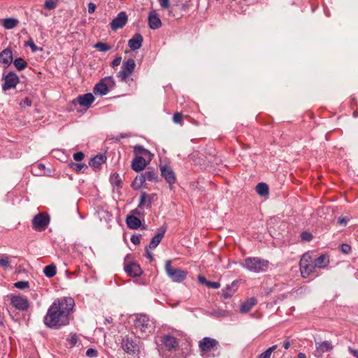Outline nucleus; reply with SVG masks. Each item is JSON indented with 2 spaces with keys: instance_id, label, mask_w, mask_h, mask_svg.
<instances>
[{
  "instance_id": "c756f323",
  "label": "nucleus",
  "mask_w": 358,
  "mask_h": 358,
  "mask_svg": "<svg viewBox=\"0 0 358 358\" xmlns=\"http://www.w3.org/2000/svg\"><path fill=\"white\" fill-rule=\"evenodd\" d=\"M145 176V180L151 181V182H157L158 179V173L157 171L148 168L146 171L143 173Z\"/></svg>"
},
{
  "instance_id": "69168bd1",
  "label": "nucleus",
  "mask_w": 358,
  "mask_h": 358,
  "mask_svg": "<svg viewBox=\"0 0 358 358\" xmlns=\"http://www.w3.org/2000/svg\"><path fill=\"white\" fill-rule=\"evenodd\" d=\"M146 256L150 259V261H152L154 259L152 252H150L148 249H146Z\"/></svg>"
},
{
  "instance_id": "f704fd0d",
  "label": "nucleus",
  "mask_w": 358,
  "mask_h": 358,
  "mask_svg": "<svg viewBox=\"0 0 358 358\" xmlns=\"http://www.w3.org/2000/svg\"><path fill=\"white\" fill-rule=\"evenodd\" d=\"M56 266L54 264L46 266L44 268L43 272L46 277L52 278L56 275Z\"/></svg>"
},
{
  "instance_id": "0eeeda50",
  "label": "nucleus",
  "mask_w": 358,
  "mask_h": 358,
  "mask_svg": "<svg viewBox=\"0 0 358 358\" xmlns=\"http://www.w3.org/2000/svg\"><path fill=\"white\" fill-rule=\"evenodd\" d=\"M135 67L136 63L134 59H128L123 62L122 70L117 73V77L122 82H126L127 78L134 73Z\"/></svg>"
},
{
  "instance_id": "a878e982",
  "label": "nucleus",
  "mask_w": 358,
  "mask_h": 358,
  "mask_svg": "<svg viewBox=\"0 0 358 358\" xmlns=\"http://www.w3.org/2000/svg\"><path fill=\"white\" fill-rule=\"evenodd\" d=\"M166 232V229H161L160 231L158 232L151 240L149 244L150 249H155L162 241Z\"/></svg>"
},
{
  "instance_id": "aec40b11",
  "label": "nucleus",
  "mask_w": 358,
  "mask_h": 358,
  "mask_svg": "<svg viewBox=\"0 0 358 358\" xmlns=\"http://www.w3.org/2000/svg\"><path fill=\"white\" fill-rule=\"evenodd\" d=\"M143 41V36L141 34L137 33L135 34L131 39L128 41V45L131 50H136L141 48Z\"/></svg>"
},
{
  "instance_id": "a18cd8bd",
  "label": "nucleus",
  "mask_w": 358,
  "mask_h": 358,
  "mask_svg": "<svg viewBox=\"0 0 358 358\" xmlns=\"http://www.w3.org/2000/svg\"><path fill=\"white\" fill-rule=\"evenodd\" d=\"M25 45L26 46H29L31 48V51L33 52H36L38 50V47L34 44V41L32 40V38H29V40L27 41L25 43Z\"/></svg>"
},
{
  "instance_id": "37998d69",
  "label": "nucleus",
  "mask_w": 358,
  "mask_h": 358,
  "mask_svg": "<svg viewBox=\"0 0 358 358\" xmlns=\"http://www.w3.org/2000/svg\"><path fill=\"white\" fill-rule=\"evenodd\" d=\"M173 121L176 124H182V115L180 113H176L173 116Z\"/></svg>"
},
{
  "instance_id": "9d476101",
  "label": "nucleus",
  "mask_w": 358,
  "mask_h": 358,
  "mask_svg": "<svg viewBox=\"0 0 358 358\" xmlns=\"http://www.w3.org/2000/svg\"><path fill=\"white\" fill-rule=\"evenodd\" d=\"M334 349L332 343L329 341H315V350L314 355L316 357H321L325 352H331Z\"/></svg>"
},
{
  "instance_id": "423d86ee",
  "label": "nucleus",
  "mask_w": 358,
  "mask_h": 358,
  "mask_svg": "<svg viewBox=\"0 0 358 358\" xmlns=\"http://www.w3.org/2000/svg\"><path fill=\"white\" fill-rule=\"evenodd\" d=\"M50 223V216L48 214L40 213L36 215L32 220V228L36 231H43Z\"/></svg>"
},
{
  "instance_id": "4be33fe9",
  "label": "nucleus",
  "mask_w": 358,
  "mask_h": 358,
  "mask_svg": "<svg viewBox=\"0 0 358 358\" xmlns=\"http://www.w3.org/2000/svg\"><path fill=\"white\" fill-rule=\"evenodd\" d=\"M134 153L136 156H142L147 158L148 162H150L153 157V155L148 150L141 145L134 146Z\"/></svg>"
},
{
  "instance_id": "2f4dec72",
  "label": "nucleus",
  "mask_w": 358,
  "mask_h": 358,
  "mask_svg": "<svg viewBox=\"0 0 358 358\" xmlns=\"http://www.w3.org/2000/svg\"><path fill=\"white\" fill-rule=\"evenodd\" d=\"M145 181V176L142 173L135 178L132 182L131 187L135 189H138L143 186Z\"/></svg>"
},
{
  "instance_id": "864d4df0",
  "label": "nucleus",
  "mask_w": 358,
  "mask_h": 358,
  "mask_svg": "<svg viewBox=\"0 0 358 358\" xmlns=\"http://www.w3.org/2000/svg\"><path fill=\"white\" fill-rule=\"evenodd\" d=\"M121 61H122L121 57H115L111 63V66L114 68V67L119 66L121 63Z\"/></svg>"
},
{
  "instance_id": "4468645a",
  "label": "nucleus",
  "mask_w": 358,
  "mask_h": 358,
  "mask_svg": "<svg viewBox=\"0 0 358 358\" xmlns=\"http://www.w3.org/2000/svg\"><path fill=\"white\" fill-rule=\"evenodd\" d=\"M122 347L129 355H135L139 352V348L136 343L127 336L122 339Z\"/></svg>"
},
{
  "instance_id": "b1692460",
  "label": "nucleus",
  "mask_w": 358,
  "mask_h": 358,
  "mask_svg": "<svg viewBox=\"0 0 358 358\" xmlns=\"http://www.w3.org/2000/svg\"><path fill=\"white\" fill-rule=\"evenodd\" d=\"M126 223L127 227L131 229H137L141 225V221L136 216L130 215L127 217Z\"/></svg>"
},
{
  "instance_id": "f3484780",
  "label": "nucleus",
  "mask_w": 358,
  "mask_h": 358,
  "mask_svg": "<svg viewBox=\"0 0 358 358\" xmlns=\"http://www.w3.org/2000/svg\"><path fill=\"white\" fill-rule=\"evenodd\" d=\"M148 162H149L145 157L142 156H135L131 162V168L134 171L139 172L145 168Z\"/></svg>"
},
{
  "instance_id": "393cba45",
  "label": "nucleus",
  "mask_w": 358,
  "mask_h": 358,
  "mask_svg": "<svg viewBox=\"0 0 358 358\" xmlns=\"http://www.w3.org/2000/svg\"><path fill=\"white\" fill-rule=\"evenodd\" d=\"M313 260L314 261L315 266H316L317 268H324L327 266L329 263V257L326 254H322L317 258Z\"/></svg>"
},
{
  "instance_id": "680f3d73",
  "label": "nucleus",
  "mask_w": 358,
  "mask_h": 358,
  "mask_svg": "<svg viewBox=\"0 0 358 358\" xmlns=\"http://www.w3.org/2000/svg\"><path fill=\"white\" fill-rule=\"evenodd\" d=\"M349 220L347 217H339L338 222L343 225H345Z\"/></svg>"
},
{
  "instance_id": "9b49d317",
  "label": "nucleus",
  "mask_w": 358,
  "mask_h": 358,
  "mask_svg": "<svg viewBox=\"0 0 358 358\" xmlns=\"http://www.w3.org/2000/svg\"><path fill=\"white\" fill-rule=\"evenodd\" d=\"M114 84L113 78L110 76L106 77L97 83L94 88L96 94L106 95L108 92V85Z\"/></svg>"
},
{
  "instance_id": "6e6d98bb",
  "label": "nucleus",
  "mask_w": 358,
  "mask_h": 358,
  "mask_svg": "<svg viewBox=\"0 0 358 358\" xmlns=\"http://www.w3.org/2000/svg\"><path fill=\"white\" fill-rule=\"evenodd\" d=\"M32 169H38L40 171V174H43L45 171V165L43 164H38L34 166Z\"/></svg>"
},
{
  "instance_id": "58836bf2",
  "label": "nucleus",
  "mask_w": 358,
  "mask_h": 358,
  "mask_svg": "<svg viewBox=\"0 0 358 358\" xmlns=\"http://www.w3.org/2000/svg\"><path fill=\"white\" fill-rule=\"evenodd\" d=\"M94 47L101 52H106L110 50V46L102 42L96 43Z\"/></svg>"
},
{
  "instance_id": "7c9ffc66",
  "label": "nucleus",
  "mask_w": 358,
  "mask_h": 358,
  "mask_svg": "<svg viewBox=\"0 0 358 358\" xmlns=\"http://www.w3.org/2000/svg\"><path fill=\"white\" fill-rule=\"evenodd\" d=\"M257 300L255 298H251L241 304L240 310L241 313H248L256 304Z\"/></svg>"
},
{
  "instance_id": "603ef678",
  "label": "nucleus",
  "mask_w": 358,
  "mask_h": 358,
  "mask_svg": "<svg viewBox=\"0 0 358 358\" xmlns=\"http://www.w3.org/2000/svg\"><path fill=\"white\" fill-rule=\"evenodd\" d=\"M131 241L134 245H138L141 243V235H133L131 237Z\"/></svg>"
},
{
  "instance_id": "5fc2aeb1",
  "label": "nucleus",
  "mask_w": 358,
  "mask_h": 358,
  "mask_svg": "<svg viewBox=\"0 0 358 358\" xmlns=\"http://www.w3.org/2000/svg\"><path fill=\"white\" fill-rule=\"evenodd\" d=\"M351 250V247L348 244L341 245V250L345 254H348Z\"/></svg>"
},
{
  "instance_id": "e433bc0d",
  "label": "nucleus",
  "mask_w": 358,
  "mask_h": 358,
  "mask_svg": "<svg viewBox=\"0 0 358 358\" xmlns=\"http://www.w3.org/2000/svg\"><path fill=\"white\" fill-rule=\"evenodd\" d=\"M13 64L18 71L24 69L27 66V63L20 57L15 59L13 62Z\"/></svg>"
},
{
  "instance_id": "5701e85b",
  "label": "nucleus",
  "mask_w": 358,
  "mask_h": 358,
  "mask_svg": "<svg viewBox=\"0 0 358 358\" xmlns=\"http://www.w3.org/2000/svg\"><path fill=\"white\" fill-rule=\"evenodd\" d=\"M94 101V96L92 93H87L83 95H80L77 98V101L80 106L87 108Z\"/></svg>"
},
{
  "instance_id": "13d9d810",
  "label": "nucleus",
  "mask_w": 358,
  "mask_h": 358,
  "mask_svg": "<svg viewBox=\"0 0 358 358\" xmlns=\"http://www.w3.org/2000/svg\"><path fill=\"white\" fill-rule=\"evenodd\" d=\"M87 7H88V13H89L92 14V13H94L95 8H96V5L94 3H92V2L89 3Z\"/></svg>"
},
{
  "instance_id": "1a4fd4ad",
  "label": "nucleus",
  "mask_w": 358,
  "mask_h": 358,
  "mask_svg": "<svg viewBox=\"0 0 358 358\" xmlns=\"http://www.w3.org/2000/svg\"><path fill=\"white\" fill-rule=\"evenodd\" d=\"M218 346V341L210 337H205L199 342V348L202 352V356H203L205 352H208L213 350H217Z\"/></svg>"
},
{
  "instance_id": "79ce46f5",
  "label": "nucleus",
  "mask_w": 358,
  "mask_h": 358,
  "mask_svg": "<svg viewBox=\"0 0 358 358\" xmlns=\"http://www.w3.org/2000/svg\"><path fill=\"white\" fill-rule=\"evenodd\" d=\"M110 180L112 184L115 185V186H120L122 181L119 177V175L117 173H113L110 178Z\"/></svg>"
},
{
  "instance_id": "f8f14e48",
  "label": "nucleus",
  "mask_w": 358,
  "mask_h": 358,
  "mask_svg": "<svg viewBox=\"0 0 358 358\" xmlns=\"http://www.w3.org/2000/svg\"><path fill=\"white\" fill-rule=\"evenodd\" d=\"M19 82V77L17 74L10 71L4 77V83L2 85V90L6 91L11 88H15Z\"/></svg>"
},
{
  "instance_id": "39448f33",
  "label": "nucleus",
  "mask_w": 358,
  "mask_h": 358,
  "mask_svg": "<svg viewBox=\"0 0 358 358\" xmlns=\"http://www.w3.org/2000/svg\"><path fill=\"white\" fill-rule=\"evenodd\" d=\"M165 270L169 277L176 282H180L183 281L187 277V272L180 269L173 268L171 266V261L168 260L165 264Z\"/></svg>"
},
{
  "instance_id": "4c0bfd02",
  "label": "nucleus",
  "mask_w": 358,
  "mask_h": 358,
  "mask_svg": "<svg viewBox=\"0 0 358 358\" xmlns=\"http://www.w3.org/2000/svg\"><path fill=\"white\" fill-rule=\"evenodd\" d=\"M278 348L277 345H273L268 348L266 351L260 354L257 358H270L272 352Z\"/></svg>"
},
{
  "instance_id": "412c9836",
  "label": "nucleus",
  "mask_w": 358,
  "mask_h": 358,
  "mask_svg": "<svg viewBox=\"0 0 358 358\" xmlns=\"http://www.w3.org/2000/svg\"><path fill=\"white\" fill-rule=\"evenodd\" d=\"M13 62V52L10 49H5L0 53V63L8 67Z\"/></svg>"
},
{
  "instance_id": "20e7f679",
  "label": "nucleus",
  "mask_w": 358,
  "mask_h": 358,
  "mask_svg": "<svg viewBox=\"0 0 358 358\" xmlns=\"http://www.w3.org/2000/svg\"><path fill=\"white\" fill-rule=\"evenodd\" d=\"M301 275L303 278L309 277L317 272V267L310 255L308 252L303 255L299 262Z\"/></svg>"
},
{
  "instance_id": "4d7b16f0",
  "label": "nucleus",
  "mask_w": 358,
  "mask_h": 358,
  "mask_svg": "<svg viewBox=\"0 0 358 358\" xmlns=\"http://www.w3.org/2000/svg\"><path fill=\"white\" fill-rule=\"evenodd\" d=\"M159 4L163 8H168L170 6L169 0H159Z\"/></svg>"
},
{
  "instance_id": "49530a36",
  "label": "nucleus",
  "mask_w": 358,
  "mask_h": 358,
  "mask_svg": "<svg viewBox=\"0 0 358 358\" xmlns=\"http://www.w3.org/2000/svg\"><path fill=\"white\" fill-rule=\"evenodd\" d=\"M97 355V350L94 348H89L86 351V356L90 358L96 357Z\"/></svg>"
},
{
  "instance_id": "c9c22d12",
  "label": "nucleus",
  "mask_w": 358,
  "mask_h": 358,
  "mask_svg": "<svg viewBox=\"0 0 358 358\" xmlns=\"http://www.w3.org/2000/svg\"><path fill=\"white\" fill-rule=\"evenodd\" d=\"M69 166L71 169L77 173L81 172L84 169H87V166L84 163H74L71 162L69 164Z\"/></svg>"
},
{
  "instance_id": "bb28decb",
  "label": "nucleus",
  "mask_w": 358,
  "mask_h": 358,
  "mask_svg": "<svg viewBox=\"0 0 358 358\" xmlns=\"http://www.w3.org/2000/svg\"><path fill=\"white\" fill-rule=\"evenodd\" d=\"M106 160V157L104 155H97L94 157L92 158L89 162L90 166L96 169L100 166L101 164L104 163Z\"/></svg>"
},
{
  "instance_id": "bf43d9fd",
  "label": "nucleus",
  "mask_w": 358,
  "mask_h": 358,
  "mask_svg": "<svg viewBox=\"0 0 358 358\" xmlns=\"http://www.w3.org/2000/svg\"><path fill=\"white\" fill-rule=\"evenodd\" d=\"M198 280H199V282L200 283H201V284H203V285H207V282H208V280H206V278L204 276H203V275H199L198 276Z\"/></svg>"
},
{
  "instance_id": "473e14b6",
  "label": "nucleus",
  "mask_w": 358,
  "mask_h": 358,
  "mask_svg": "<svg viewBox=\"0 0 358 358\" xmlns=\"http://www.w3.org/2000/svg\"><path fill=\"white\" fill-rule=\"evenodd\" d=\"M18 23L17 19L10 17L3 20V26L7 29H11L15 27Z\"/></svg>"
},
{
  "instance_id": "6e6552de",
  "label": "nucleus",
  "mask_w": 358,
  "mask_h": 358,
  "mask_svg": "<svg viewBox=\"0 0 358 358\" xmlns=\"http://www.w3.org/2000/svg\"><path fill=\"white\" fill-rule=\"evenodd\" d=\"M10 303L14 308L20 311H26L29 308V302L27 297L20 294H12L10 296Z\"/></svg>"
},
{
  "instance_id": "774afa93",
  "label": "nucleus",
  "mask_w": 358,
  "mask_h": 358,
  "mask_svg": "<svg viewBox=\"0 0 358 358\" xmlns=\"http://www.w3.org/2000/svg\"><path fill=\"white\" fill-rule=\"evenodd\" d=\"M297 358H306V355L304 353L300 352L298 354Z\"/></svg>"
},
{
  "instance_id": "f257e3e1",
  "label": "nucleus",
  "mask_w": 358,
  "mask_h": 358,
  "mask_svg": "<svg viewBox=\"0 0 358 358\" xmlns=\"http://www.w3.org/2000/svg\"><path fill=\"white\" fill-rule=\"evenodd\" d=\"M74 307L75 301L72 297L63 296L55 299L44 316V324L53 329H60L69 325Z\"/></svg>"
},
{
  "instance_id": "a19ab883",
  "label": "nucleus",
  "mask_w": 358,
  "mask_h": 358,
  "mask_svg": "<svg viewBox=\"0 0 358 358\" xmlns=\"http://www.w3.org/2000/svg\"><path fill=\"white\" fill-rule=\"evenodd\" d=\"M0 266L6 268L10 266V260L8 257L0 255Z\"/></svg>"
},
{
  "instance_id": "e2e57ef3",
  "label": "nucleus",
  "mask_w": 358,
  "mask_h": 358,
  "mask_svg": "<svg viewBox=\"0 0 358 358\" xmlns=\"http://www.w3.org/2000/svg\"><path fill=\"white\" fill-rule=\"evenodd\" d=\"M23 103L27 106H31V101L30 100L29 98L28 97H26L23 99L22 101Z\"/></svg>"
},
{
  "instance_id": "c03bdc74",
  "label": "nucleus",
  "mask_w": 358,
  "mask_h": 358,
  "mask_svg": "<svg viewBox=\"0 0 358 358\" xmlns=\"http://www.w3.org/2000/svg\"><path fill=\"white\" fill-rule=\"evenodd\" d=\"M15 287L24 289L29 287V282L27 281H18L14 284Z\"/></svg>"
},
{
  "instance_id": "0e129e2a",
  "label": "nucleus",
  "mask_w": 358,
  "mask_h": 358,
  "mask_svg": "<svg viewBox=\"0 0 358 358\" xmlns=\"http://www.w3.org/2000/svg\"><path fill=\"white\" fill-rule=\"evenodd\" d=\"M143 213L140 211L138 208H136L131 211V215H141Z\"/></svg>"
},
{
  "instance_id": "ddd939ff",
  "label": "nucleus",
  "mask_w": 358,
  "mask_h": 358,
  "mask_svg": "<svg viewBox=\"0 0 358 358\" xmlns=\"http://www.w3.org/2000/svg\"><path fill=\"white\" fill-rule=\"evenodd\" d=\"M161 342L164 345L166 350L169 352L177 350L179 348V343L177 338L171 335H164L162 337Z\"/></svg>"
},
{
  "instance_id": "2eb2a0df",
  "label": "nucleus",
  "mask_w": 358,
  "mask_h": 358,
  "mask_svg": "<svg viewBox=\"0 0 358 358\" xmlns=\"http://www.w3.org/2000/svg\"><path fill=\"white\" fill-rule=\"evenodd\" d=\"M128 17L125 12L119 13L117 17L110 22V27L113 30L116 31L122 28L127 22Z\"/></svg>"
},
{
  "instance_id": "ea45409f",
  "label": "nucleus",
  "mask_w": 358,
  "mask_h": 358,
  "mask_svg": "<svg viewBox=\"0 0 358 358\" xmlns=\"http://www.w3.org/2000/svg\"><path fill=\"white\" fill-rule=\"evenodd\" d=\"M57 2L58 0H45L44 7L48 10H53L55 8Z\"/></svg>"
},
{
  "instance_id": "338daca9",
  "label": "nucleus",
  "mask_w": 358,
  "mask_h": 358,
  "mask_svg": "<svg viewBox=\"0 0 358 358\" xmlns=\"http://www.w3.org/2000/svg\"><path fill=\"white\" fill-rule=\"evenodd\" d=\"M290 346V343L289 341H285L284 343H283V347L285 349L287 350Z\"/></svg>"
},
{
  "instance_id": "72a5a7b5",
  "label": "nucleus",
  "mask_w": 358,
  "mask_h": 358,
  "mask_svg": "<svg viewBox=\"0 0 358 358\" xmlns=\"http://www.w3.org/2000/svg\"><path fill=\"white\" fill-rule=\"evenodd\" d=\"M256 192L260 196H266V195L268 194V187L264 182H259L256 186Z\"/></svg>"
},
{
  "instance_id": "09e8293b",
  "label": "nucleus",
  "mask_w": 358,
  "mask_h": 358,
  "mask_svg": "<svg viewBox=\"0 0 358 358\" xmlns=\"http://www.w3.org/2000/svg\"><path fill=\"white\" fill-rule=\"evenodd\" d=\"M85 157V155L83 152H78L73 155V159L76 162L82 161Z\"/></svg>"
},
{
  "instance_id": "7ed1b4c3",
  "label": "nucleus",
  "mask_w": 358,
  "mask_h": 358,
  "mask_svg": "<svg viewBox=\"0 0 358 358\" xmlns=\"http://www.w3.org/2000/svg\"><path fill=\"white\" fill-rule=\"evenodd\" d=\"M243 268L253 273H263L268 269L270 262L260 257H247L241 263Z\"/></svg>"
},
{
  "instance_id": "8fccbe9b",
  "label": "nucleus",
  "mask_w": 358,
  "mask_h": 358,
  "mask_svg": "<svg viewBox=\"0 0 358 358\" xmlns=\"http://www.w3.org/2000/svg\"><path fill=\"white\" fill-rule=\"evenodd\" d=\"M206 286L209 288L218 289L220 287V284L218 282L208 281Z\"/></svg>"
},
{
  "instance_id": "de8ad7c7",
  "label": "nucleus",
  "mask_w": 358,
  "mask_h": 358,
  "mask_svg": "<svg viewBox=\"0 0 358 358\" xmlns=\"http://www.w3.org/2000/svg\"><path fill=\"white\" fill-rule=\"evenodd\" d=\"M301 239L306 241H310L313 238V235L307 231L302 232L301 234Z\"/></svg>"
},
{
  "instance_id": "6ab92c4d",
  "label": "nucleus",
  "mask_w": 358,
  "mask_h": 358,
  "mask_svg": "<svg viewBox=\"0 0 358 358\" xmlns=\"http://www.w3.org/2000/svg\"><path fill=\"white\" fill-rule=\"evenodd\" d=\"M149 27L152 29H157L161 27L162 21L155 10L150 12L148 15Z\"/></svg>"
},
{
  "instance_id": "dca6fc26",
  "label": "nucleus",
  "mask_w": 358,
  "mask_h": 358,
  "mask_svg": "<svg viewBox=\"0 0 358 358\" xmlns=\"http://www.w3.org/2000/svg\"><path fill=\"white\" fill-rule=\"evenodd\" d=\"M124 269L128 275L133 278L140 276L143 272L141 266L135 262L124 264Z\"/></svg>"
},
{
  "instance_id": "f03ea898",
  "label": "nucleus",
  "mask_w": 358,
  "mask_h": 358,
  "mask_svg": "<svg viewBox=\"0 0 358 358\" xmlns=\"http://www.w3.org/2000/svg\"><path fill=\"white\" fill-rule=\"evenodd\" d=\"M134 327L136 332L140 333L138 337L147 336L152 334L155 329V322L149 316L140 314L136 316L134 320Z\"/></svg>"
},
{
  "instance_id": "052dcab7",
  "label": "nucleus",
  "mask_w": 358,
  "mask_h": 358,
  "mask_svg": "<svg viewBox=\"0 0 358 358\" xmlns=\"http://www.w3.org/2000/svg\"><path fill=\"white\" fill-rule=\"evenodd\" d=\"M348 351L356 358H358V350H355L351 347H348Z\"/></svg>"
},
{
  "instance_id": "cd10ccee",
  "label": "nucleus",
  "mask_w": 358,
  "mask_h": 358,
  "mask_svg": "<svg viewBox=\"0 0 358 358\" xmlns=\"http://www.w3.org/2000/svg\"><path fill=\"white\" fill-rule=\"evenodd\" d=\"M236 282H232L231 285H227V287L222 290V296L224 299H229L235 293L236 290Z\"/></svg>"
},
{
  "instance_id": "3c124183",
  "label": "nucleus",
  "mask_w": 358,
  "mask_h": 358,
  "mask_svg": "<svg viewBox=\"0 0 358 358\" xmlns=\"http://www.w3.org/2000/svg\"><path fill=\"white\" fill-rule=\"evenodd\" d=\"M78 340H79L78 336L76 334H73L71 335V338L69 339V343L72 345H75L77 344Z\"/></svg>"
},
{
  "instance_id": "a211bd4d",
  "label": "nucleus",
  "mask_w": 358,
  "mask_h": 358,
  "mask_svg": "<svg viewBox=\"0 0 358 358\" xmlns=\"http://www.w3.org/2000/svg\"><path fill=\"white\" fill-rule=\"evenodd\" d=\"M161 173L162 176L165 178L170 187H171L176 180V175L173 169L170 166H165L161 168Z\"/></svg>"
},
{
  "instance_id": "c85d7f7f",
  "label": "nucleus",
  "mask_w": 358,
  "mask_h": 358,
  "mask_svg": "<svg viewBox=\"0 0 358 358\" xmlns=\"http://www.w3.org/2000/svg\"><path fill=\"white\" fill-rule=\"evenodd\" d=\"M153 196L152 195L148 194L145 192H143L141 195L140 202L138 206V208H142L143 206L147 204L148 207H150Z\"/></svg>"
}]
</instances>
